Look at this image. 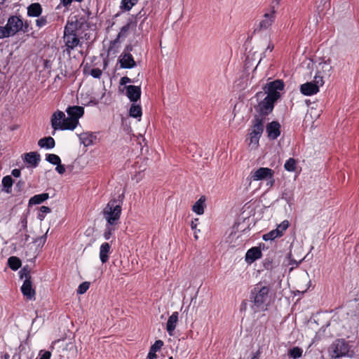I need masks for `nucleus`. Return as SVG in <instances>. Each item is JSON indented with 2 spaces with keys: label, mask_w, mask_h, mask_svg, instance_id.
I'll list each match as a JSON object with an SVG mask.
<instances>
[{
  "label": "nucleus",
  "mask_w": 359,
  "mask_h": 359,
  "mask_svg": "<svg viewBox=\"0 0 359 359\" xmlns=\"http://www.w3.org/2000/svg\"><path fill=\"white\" fill-rule=\"evenodd\" d=\"M269 287L262 283L256 284L250 291V301L252 309L257 312L266 309L269 298Z\"/></svg>",
  "instance_id": "1"
},
{
  "label": "nucleus",
  "mask_w": 359,
  "mask_h": 359,
  "mask_svg": "<svg viewBox=\"0 0 359 359\" xmlns=\"http://www.w3.org/2000/svg\"><path fill=\"white\" fill-rule=\"evenodd\" d=\"M123 194L118 195L117 198L111 199L102 210L103 217L107 223L110 224H118L121 217Z\"/></svg>",
  "instance_id": "2"
},
{
  "label": "nucleus",
  "mask_w": 359,
  "mask_h": 359,
  "mask_svg": "<svg viewBox=\"0 0 359 359\" xmlns=\"http://www.w3.org/2000/svg\"><path fill=\"white\" fill-rule=\"evenodd\" d=\"M62 39L64 42L62 52L69 57L71 56L73 50L83 45V42L81 41V38L79 37L75 25L73 23L67 24L65 27Z\"/></svg>",
  "instance_id": "3"
},
{
  "label": "nucleus",
  "mask_w": 359,
  "mask_h": 359,
  "mask_svg": "<svg viewBox=\"0 0 359 359\" xmlns=\"http://www.w3.org/2000/svg\"><path fill=\"white\" fill-rule=\"evenodd\" d=\"M20 278L25 279L22 285L21 286V292L24 297L28 300H32L35 299V290L33 287L32 277L30 272L26 268H23L19 273Z\"/></svg>",
  "instance_id": "4"
},
{
  "label": "nucleus",
  "mask_w": 359,
  "mask_h": 359,
  "mask_svg": "<svg viewBox=\"0 0 359 359\" xmlns=\"http://www.w3.org/2000/svg\"><path fill=\"white\" fill-rule=\"evenodd\" d=\"M264 130V120L262 118L256 116L253 121L251 131L249 133V147L251 149H256L259 145V141Z\"/></svg>",
  "instance_id": "5"
},
{
  "label": "nucleus",
  "mask_w": 359,
  "mask_h": 359,
  "mask_svg": "<svg viewBox=\"0 0 359 359\" xmlns=\"http://www.w3.org/2000/svg\"><path fill=\"white\" fill-rule=\"evenodd\" d=\"M51 126L54 131L56 130H73L72 128L68 121V118L66 117L65 114L60 110L55 111L50 118ZM55 135V132L53 133Z\"/></svg>",
  "instance_id": "6"
},
{
  "label": "nucleus",
  "mask_w": 359,
  "mask_h": 359,
  "mask_svg": "<svg viewBox=\"0 0 359 359\" xmlns=\"http://www.w3.org/2000/svg\"><path fill=\"white\" fill-rule=\"evenodd\" d=\"M324 84L323 77L317 73L313 81L306 82L300 86V92L306 96L316 95L319 92V88Z\"/></svg>",
  "instance_id": "7"
},
{
  "label": "nucleus",
  "mask_w": 359,
  "mask_h": 359,
  "mask_svg": "<svg viewBox=\"0 0 359 359\" xmlns=\"http://www.w3.org/2000/svg\"><path fill=\"white\" fill-rule=\"evenodd\" d=\"M348 343L344 339L335 340L330 346V352L332 358H338L348 355Z\"/></svg>",
  "instance_id": "8"
},
{
  "label": "nucleus",
  "mask_w": 359,
  "mask_h": 359,
  "mask_svg": "<svg viewBox=\"0 0 359 359\" xmlns=\"http://www.w3.org/2000/svg\"><path fill=\"white\" fill-rule=\"evenodd\" d=\"M276 18V13L268 10L259 20L255 28V32H259L269 29Z\"/></svg>",
  "instance_id": "9"
},
{
  "label": "nucleus",
  "mask_w": 359,
  "mask_h": 359,
  "mask_svg": "<svg viewBox=\"0 0 359 359\" xmlns=\"http://www.w3.org/2000/svg\"><path fill=\"white\" fill-rule=\"evenodd\" d=\"M284 83L281 80H276L266 83L264 88L267 96L275 100L280 97V93L284 89Z\"/></svg>",
  "instance_id": "10"
},
{
  "label": "nucleus",
  "mask_w": 359,
  "mask_h": 359,
  "mask_svg": "<svg viewBox=\"0 0 359 359\" xmlns=\"http://www.w3.org/2000/svg\"><path fill=\"white\" fill-rule=\"evenodd\" d=\"M68 115V121L69 122L72 130H74L79 124V119L84 114V108L81 106L68 107L66 109Z\"/></svg>",
  "instance_id": "11"
},
{
  "label": "nucleus",
  "mask_w": 359,
  "mask_h": 359,
  "mask_svg": "<svg viewBox=\"0 0 359 359\" xmlns=\"http://www.w3.org/2000/svg\"><path fill=\"white\" fill-rule=\"evenodd\" d=\"M274 171L269 168H259L250 172V179L253 181L273 179Z\"/></svg>",
  "instance_id": "12"
},
{
  "label": "nucleus",
  "mask_w": 359,
  "mask_h": 359,
  "mask_svg": "<svg viewBox=\"0 0 359 359\" xmlns=\"http://www.w3.org/2000/svg\"><path fill=\"white\" fill-rule=\"evenodd\" d=\"M6 26L12 36L22 29L23 22L20 17L12 15L8 19Z\"/></svg>",
  "instance_id": "13"
},
{
  "label": "nucleus",
  "mask_w": 359,
  "mask_h": 359,
  "mask_svg": "<svg viewBox=\"0 0 359 359\" xmlns=\"http://www.w3.org/2000/svg\"><path fill=\"white\" fill-rule=\"evenodd\" d=\"M276 102V100L266 95L258 104L259 113L264 116L269 114L273 111Z\"/></svg>",
  "instance_id": "14"
},
{
  "label": "nucleus",
  "mask_w": 359,
  "mask_h": 359,
  "mask_svg": "<svg viewBox=\"0 0 359 359\" xmlns=\"http://www.w3.org/2000/svg\"><path fill=\"white\" fill-rule=\"evenodd\" d=\"M266 130L269 140H276L280 135V124L273 121L267 124Z\"/></svg>",
  "instance_id": "15"
},
{
  "label": "nucleus",
  "mask_w": 359,
  "mask_h": 359,
  "mask_svg": "<svg viewBox=\"0 0 359 359\" xmlns=\"http://www.w3.org/2000/svg\"><path fill=\"white\" fill-rule=\"evenodd\" d=\"M118 62L123 69H132L135 67L136 62L133 55L129 53H123L120 55Z\"/></svg>",
  "instance_id": "16"
},
{
  "label": "nucleus",
  "mask_w": 359,
  "mask_h": 359,
  "mask_svg": "<svg viewBox=\"0 0 359 359\" xmlns=\"http://www.w3.org/2000/svg\"><path fill=\"white\" fill-rule=\"evenodd\" d=\"M124 88L128 98L131 102H135L140 99L141 88L140 86L130 85L126 86Z\"/></svg>",
  "instance_id": "17"
},
{
  "label": "nucleus",
  "mask_w": 359,
  "mask_h": 359,
  "mask_svg": "<svg viewBox=\"0 0 359 359\" xmlns=\"http://www.w3.org/2000/svg\"><path fill=\"white\" fill-rule=\"evenodd\" d=\"M24 162L29 164L32 168H36L41 161V156L36 151L25 153L22 156Z\"/></svg>",
  "instance_id": "18"
},
{
  "label": "nucleus",
  "mask_w": 359,
  "mask_h": 359,
  "mask_svg": "<svg viewBox=\"0 0 359 359\" xmlns=\"http://www.w3.org/2000/svg\"><path fill=\"white\" fill-rule=\"evenodd\" d=\"M178 312L175 311L168 319L166 323V330L170 336H172L174 334V331L178 322Z\"/></svg>",
  "instance_id": "19"
},
{
  "label": "nucleus",
  "mask_w": 359,
  "mask_h": 359,
  "mask_svg": "<svg viewBox=\"0 0 359 359\" xmlns=\"http://www.w3.org/2000/svg\"><path fill=\"white\" fill-rule=\"evenodd\" d=\"M111 253V245L109 243H103L100 247L99 257L101 262L105 264L109 259Z\"/></svg>",
  "instance_id": "20"
},
{
  "label": "nucleus",
  "mask_w": 359,
  "mask_h": 359,
  "mask_svg": "<svg viewBox=\"0 0 359 359\" xmlns=\"http://www.w3.org/2000/svg\"><path fill=\"white\" fill-rule=\"evenodd\" d=\"M262 252L257 247H254L249 249L245 254V261L248 263H252L255 260L261 258Z\"/></svg>",
  "instance_id": "21"
},
{
  "label": "nucleus",
  "mask_w": 359,
  "mask_h": 359,
  "mask_svg": "<svg viewBox=\"0 0 359 359\" xmlns=\"http://www.w3.org/2000/svg\"><path fill=\"white\" fill-rule=\"evenodd\" d=\"M96 139L97 135L90 132L83 133L79 135V140L85 147L93 144Z\"/></svg>",
  "instance_id": "22"
},
{
  "label": "nucleus",
  "mask_w": 359,
  "mask_h": 359,
  "mask_svg": "<svg viewBox=\"0 0 359 359\" xmlns=\"http://www.w3.org/2000/svg\"><path fill=\"white\" fill-rule=\"evenodd\" d=\"M42 13V7L39 3H33L27 7V15L29 17H39Z\"/></svg>",
  "instance_id": "23"
},
{
  "label": "nucleus",
  "mask_w": 359,
  "mask_h": 359,
  "mask_svg": "<svg viewBox=\"0 0 359 359\" xmlns=\"http://www.w3.org/2000/svg\"><path fill=\"white\" fill-rule=\"evenodd\" d=\"M38 145L41 148H45L46 149H51L55 147V142L52 137H46L40 139L38 141Z\"/></svg>",
  "instance_id": "24"
},
{
  "label": "nucleus",
  "mask_w": 359,
  "mask_h": 359,
  "mask_svg": "<svg viewBox=\"0 0 359 359\" xmlns=\"http://www.w3.org/2000/svg\"><path fill=\"white\" fill-rule=\"evenodd\" d=\"M48 198L49 194L48 193H42L40 194L34 195L30 198L29 201V205L41 204Z\"/></svg>",
  "instance_id": "25"
},
{
  "label": "nucleus",
  "mask_w": 359,
  "mask_h": 359,
  "mask_svg": "<svg viewBox=\"0 0 359 359\" xmlns=\"http://www.w3.org/2000/svg\"><path fill=\"white\" fill-rule=\"evenodd\" d=\"M205 202V196H201L193 205L192 210L197 215H203L204 212Z\"/></svg>",
  "instance_id": "26"
},
{
  "label": "nucleus",
  "mask_w": 359,
  "mask_h": 359,
  "mask_svg": "<svg viewBox=\"0 0 359 359\" xmlns=\"http://www.w3.org/2000/svg\"><path fill=\"white\" fill-rule=\"evenodd\" d=\"M13 184V180L10 175H6L4 177L1 181V185L3 187L2 191L7 194H11L12 191Z\"/></svg>",
  "instance_id": "27"
},
{
  "label": "nucleus",
  "mask_w": 359,
  "mask_h": 359,
  "mask_svg": "<svg viewBox=\"0 0 359 359\" xmlns=\"http://www.w3.org/2000/svg\"><path fill=\"white\" fill-rule=\"evenodd\" d=\"M130 25L129 23L126 24L123 27H121L118 34L117 35L116 39L111 42L110 49H111L116 44L119 43V39L122 36H125L126 33L128 32L130 29Z\"/></svg>",
  "instance_id": "28"
},
{
  "label": "nucleus",
  "mask_w": 359,
  "mask_h": 359,
  "mask_svg": "<svg viewBox=\"0 0 359 359\" xmlns=\"http://www.w3.org/2000/svg\"><path fill=\"white\" fill-rule=\"evenodd\" d=\"M129 114L133 118H140L142 114L141 106L133 103L130 107Z\"/></svg>",
  "instance_id": "29"
},
{
  "label": "nucleus",
  "mask_w": 359,
  "mask_h": 359,
  "mask_svg": "<svg viewBox=\"0 0 359 359\" xmlns=\"http://www.w3.org/2000/svg\"><path fill=\"white\" fill-rule=\"evenodd\" d=\"M18 228V232L16 234H20L23 231H27V214H22L21 215Z\"/></svg>",
  "instance_id": "30"
},
{
  "label": "nucleus",
  "mask_w": 359,
  "mask_h": 359,
  "mask_svg": "<svg viewBox=\"0 0 359 359\" xmlns=\"http://www.w3.org/2000/svg\"><path fill=\"white\" fill-rule=\"evenodd\" d=\"M8 265L12 270L16 271L20 268L22 262L18 257L12 256L8 259Z\"/></svg>",
  "instance_id": "31"
},
{
  "label": "nucleus",
  "mask_w": 359,
  "mask_h": 359,
  "mask_svg": "<svg viewBox=\"0 0 359 359\" xmlns=\"http://www.w3.org/2000/svg\"><path fill=\"white\" fill-rule=\"evenodd\" d=\"M303 349L298 346H294L288 351L287 355L292 359H298L302 356Z\"/></svg>",
  "instance_id": "32"
},
{
  "label": "nucleus",
  "mask_w": 359,
  "mask_h": 359,
  "mask_svg": "<svg viewBox=\"0 0 359 359\" xmlns=\"http://www.w3.org/2000/svg\"><path fill=\"white\" fill-rule=\"evenodd\" d=\"M139 0H122L120 8L125 11H129L135 6Z\"/></svg>",
  "instance_id": "33"
},
{
  "label": "nucleus",
  "mask_w": 359,
  "mask_h": 359,
  "mask_svg": "<svg viewBox=\"0 0 359 359\" xmlns=\"http://www.w3.org/2000/svg\"><path fill=\"white\" fill-rule=\"evenodd\" d=\"M116 224H110L107 223L105 225V229L103 233V237L105 240L108 241L111 238L112 234L116 230Z\"/></svg>",
  "instance_id": "34"
},
{
  "label": "nucleus",
  "mask_w": 359,
  "mask_h": 359,
  "mask_svg": "<svg viewBox=\"0 0 359 359\" xmlns=\"http://www.w3.org/2000/svg\"><path fill=\"white\" fill-rule=\"evenodd\" d=\"M46 161L55 165L61 163L60 158L54 154H47L46 155Z\"/></svg>",
  "instance_id": "35"
},
{
  "label": "nucleus",
  "mask_w": 359,
  "mask_h": 359,
  "mask_svg": "<svg viewBox=\"0 0 359 359\" xmlns=\"http://www.w3.org/2000/svg\"><path fill=\"white\" fill-rule=\"evenodd\" d=\"M278 237H280L278 235V231L273 229V230L269 231V233L264 234L262 236V238L264 241H273L275 238H278Z\"/></svg>",
  "instance_id": "36"
},
{
  "label": "nucleus",
  "mask_w": 359,
  "mask_h": 359,
  "mask_svg": "<svg viewBox=\"0 0 359 359\" xmlns=\"http://www.w3.org/2000/svg\"><path fill=\"white\" fill-rule=\"evenodd\" d=\"M284 168L289 172L294 171L296 168V161L292 158H290L287 161H286L284 165Z\"/></svg>",
  "instance_id": "37"
},
{
  "label": "nucleus",
  "mask_w": 359,
  "mask_h": 359,
  "mask_svg": "<svg viewBox=\"0 0 359 359\" xmlns=\"http://www.w3.org/2000/svg\"><path fill=\"white\" fill-rule=\"evenodd\" d=\"M289 222L287 220H284L279 225H278L276 230L278 231V235L280 236L283 235L284 231L289 227Z\"/></svg>",
  "instance_id": "38"
},
{
  "label": "nucleus",
  "mask_w": 359,
  "mask_h": 359,
  "mask_svg": "<svg viewBox=\"0 0 359 359\" xmlns=\"http://www.w3.org/2000/svg\"><path fill=\"white\" fill-rule=\"evenodd\" d=\"M50 212V208L47 206H41L40 212L38 214L37 218L41 221L45 217L46 214Z\"/></svg>",
  "instance_id": "39"
},
{
  "label": "nucleus",
  "mask_w": 359,
  "mask_h": 359,
  "mask_svg": "<svg viewBox=\"0 0 359 359\" xmlns=\"http://www.w3.org/2000/svg\"><path fill=\"white\" fill-rule=\"evenodd\" d=\"M90 287V283L88 282H83L81 283L77 289V293L79 294H84L89 288Z\"/></svg>",
  "instance_id": "40"
},
{
  "label": "nucleus",
  "mask_w": 359,
  "mask_h": 359,
  "mask_svg": "<svg viewBox=\"0 0 359 359\" xmlns=\"http://www.w3.org/2000/svg\"><path fill=\"white\" fill-rule=\"evenodd\" d=\"M163 345V342L161 340H156L154 344L151 346L150 350L153 352L158 351Z\"/></svg>",
  "instance_id": "41"
},
{
  "label": "nucleus",
  "mask_w": 359,
  "mask_h": 359,
  "mask_svg": "<svg viewBox=\"0 0 359 359\" xmlns=\"http://www.w3.org/2000/svg\"><path fill=\"white\" fill-rule=\"evenodd\" d=\"M11 36L6 26H0V39Z\"/></svg>",
  "instance_id": "42"
},
{
  "label": "nucleus",
  "mask_w": 359,
  "mask_h": 359,
  "mask_svg": "<svg viewBox=\"0 0 359 359\" xmlns=\"http://www.w3.org/2000/svg\"><path fill=\"white\" fill-rule=\"evenodd\" d=\"M47 23V18L46 16H41L36 20V25L39 28L44 27Z\"/></svg>",
  "instance_id": "43"
},
{
  "label": "nucleus",
  "mask_w": 359,
  "mask_h": 359,
  "mask_svg": "<svg viewBox=\"0 0 359 359\" xmlns=\"http://www.w3.org/2000/svg\"><path fill=\"white\" fill-rule=\"evenodd\" d=\"M18 235L22 244L25 245L29 241V236L27 234V231L21 232Z\"/></svg>",
  "instance_id": "44"
},
{
  "label": "nucleus",
  "mask_w": 359,
  "mask_h": 359,
  "mask_svg": "<svg viewBox=\"0 0 359 359\" xmlns=\"http://www.w3.org/2000/svg\"><path fill=\"white\" fill-rule=\"evenodd\" d=\"M280 1L281 0H272L269 6V10L273 11H273H275V13H276Z\"/></svg>",
  "instance_id": "45"
},
{
  "label": "nucleus",
  "mask_w": 359,
  "mask_h": 359,
  "mask_svg": "<svg viewBox=\"0 0 359 359\" xmlns=\"http://www.w3.org/2000/svg\"><path fill=\"white\" fill-rule=\"evenodd\" d=\"M90 74L95 79H100L102 76V71L99 68H93L90 70Z\"/></svg>",
  "instance_id": "46"
},
{
  "label": "nucleus",
  "mask_w": 359,
  "mask_h": 359,
  "mask_svg": "<svg viewBox=\"0 0 359 359\" xmlns=\"http://www.w3.org/2000/svg\"><path fill=\"white\" fill-rule=\"evenodd\" d=\"M39 359H50L51 353L49 351H41L39 352Z\"/></svg>",
  "instance_id": "47"
},
{
  "label": "nucleus",
  "mask_w": 359,
  "mask_h": 359,
  "mask_svg": "<svg viewBox=\"0 0 359 359\" xmlns=\"http://www.w3.org/2000/svg\"><path fill=\"white\" fill-rule=\"evenodd\" d=\"M47 233L48 232H46L44 235H43L42 236H41L36 239V243H37L39 245H44V243L46 241V238H47Z\"/></svg>",
  "instance_id": "48"
},
{
  "label": "nucleus",
  "mask_w": 359,
  "mask_h": 359,
  "mask_svg": "<svg viewBox=\"0 0 359 359\" xmlns=\"http://www.w3.org/2000/svg\"><path fill=\"white\" fill-rule=\"evenodd\" d=\"M55 170L60 175H62L65 172V167L61 163L60 164L55 165Z\"/></svg>",
  "instance_id": "49"
},
{
  "label": "nucleus",
  "mask_w": 359,
  "mask_h": 359,
  "mask_svg": "<svg viewBox=\"0 0 359 359\" xmlns=\"http://www.w3.org/2000/svg\"><path fill=\"white\" fill-rule=\"evenodd\" d=\"M25 187V182L22 180H19L15 184V189L18 191H21Z\"/></svg>",
  "instance_id": "50"
},
{
  "label": "nucleus",
  "mask_w": 359,
  "mask_h": 359,
  "mask_svg": "<svg viewBox=\"0 0 359 359\" xmlns=\"http://www.w3.org/2000/svg\"><path fill=\"white\" fill-rule=\"evenodd\" d=\"M282 198L284 199L285 201H286V202L287 203H290L292 200V197L291 194L286 193V192L283 194Z\"/></svg>",
  "instance_id": "51"
},
{
  "label": "nucleus",
  "mask_w": 359,
  "mask_h": 359,
  "mask_svg": "<svg viewBox=\"0 0 359 359\" xmlns=\"http://www.w3.org/2000/svg\"><path fill=\"white\" fill-rule=\"evenodd\" d=\"M131 82H132V80L127 76H123L120 79V84L122 86L126 85L127 83H129Z\"/></svg>",
  "instance_id": "52"
},
{
  "label": "nucleus",
  "mask_w": 359,
  "mask_h": 359,
  "mask_svg": "<svg viewBox=\"0 0 359 359\" xmlns=\"http://www.w3.org/2000/svg\"><path fill=\"white\" fill-rule=\"evenodd\" d=\"M11 174L15 177H20L21 172L20 169L15 168L12 170Z\"/></svg>",
  "instance_id": "53"
},
{
  "label": "nucleus",
  "mask_w": 359,
  "mask_h": 359,
  "mask_svg": "<svg viewBox=\"0 0 359 359\" xmlns=\"http://www.w3.org/2000/svg\"><path fill=\"white\" fill-rule=\"evenodd\" d=\"M147 357L149 359H157L156 352H153L151 350H149Z\"/></svg>",
  "instance_id": "54"
},
{
  "label": "nucleus",
  "mask_w": 359,
  "mask_h": 359,
  "mask_svg": "<svg viewBox=\"0 0 359 359\" xmlns=\"http://www.w3.org/2000/svg\"><path fill=\"white\" fill-rule=\"evenodd\" d=\"M198 223V219H194L191 221V227L193 230H196Z\"/></svg>",
  "instance_id": "55"
},
{
  "label": "nucleus",
  "mask_w": 359,
  "mask_h": 359,
  "mask_svg": "<svg viewBox=\"0 0 359 359\" xmlns=\"http://www.w3.org/2000/svg\"><path fill=\"white\" fill-rule=\"evenodd\" d=\"M274 48V45L273 43H271V41L269 42V45L267 46L266 50H265V52L264 53V54H265L267 51H269V52H272V50H273Z\"/></svg>",
  "instance_id": "56"
},
{
  "label": "nucleus",
  "mask_w": 359,
  "mask_h": 359,
  "mask_svg": "<svg viewBox=\"0 0 359 359\" xmlns=\"http://www.w3.org/2000/svg\"><path fill=\"white\" fill-rule=\"evenodd\" d=\"M74 0H61V3L65 7L69 6Z\"/></svg>",
  "instance_id": "57"
},
{
  "label": "nucleus",
  "mask_w": 359,
  "mask_h": 359,
  "mask_svg": "<svg viewBox=\"0 0 359 359\" xmlns=\"http://www.w3.org/2000/svg\"><path fill=\"white\" fill-rule=\"evenodd\" d=\"M251 359H259V352H257L254 354Z\"/></svg>",
  "instance_id": "58"
},
{
  "label": "nucleus",
  "mask_w": 359,
  "mask_h": 359,
  "mask_svg": "<svg viewBox=\"0 0 359 359\" xmlns=\"http://www.w3.org/2000/svg\"><path fill=\"white\" fill-rule=\"evenodd\" d=\"M324 67H327L328 72L331 69V67L328 64H326V63H324L323 65V68H324Z\"/></svg>",
  "instance_id": "59"
},
{
  "label": "nucleus",
  "mask_w": 359,
  "mask_h": 359,
  "mask_svg": "<svg viewBox=\"0 0 359 359\" xmlns=\"http://www.w3.org/2000/svg\"><path fill=\"white\" fill-rule=\"evenodd\" d=\"M194 238H195V239H196V240L198 239V236H197V234H196V232H195Z\"/></svg>",
  "instance_id": "60"
},
{
  "label": "nucleus",
  "mask_w": 359,
  "mask_h": 359,
  "mask_svg": "<svg viewBox=\"0 0 359 359\" xmlns=\"http://www.w3.org/2000/svg\"><path fill=\"white\" fill-rule=\"evenodd\" d=\"M126 49H127L128 50H132V48H131V47H130V46H128V47L126 48Z\"/></svg>",
  "instance_id": "61"
},
{
  "label": "nucleus",
  "mask_w": 359,
  "mask_h": 359,
  "mask_svg": "<svg viewBox=\"0 0 359 359\" xmlns=\"http://www.w3.org/2000/svg\"><path fill=\"white\" fill-rule=\"evenodd\" d=\"M260 94H262V92H260V93H257L256 94V96H257V97H259V95Z\"/></svg>",
  "instance_id": "62"
},
{
  "label": "nucleus",
  "mask_w": 359,
  "mask_h": 359,
  "mask_svg": "<svg viewBox=\"0 0 359 359\" xmlns=\"http://www.w3.org/2000/svg\"><path fill=\"white\" fill-rule=\"evenodd\" d=\"M168 359H173V358L172 357H170Z\"/></svg>",
  "instance_id": "63"
}]
</instances>
